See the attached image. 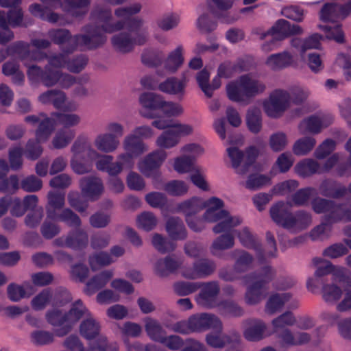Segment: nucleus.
<instances>
[{"mask_svg": "<svg viewBox=\"0 0 351 351\" xmlns=\"http://www.w3.org/2000/svg\"><path fill=\"white\" fill-rule=\"evenodd\" d=\"M141 6L135 3L128 8H119L115 10L114 15H109L104 12L100 14L101 28L90 33L88 36L71 37L67 31L64 29L49 32L50 37L55 43L64 45L69 48L68 51H73L78 46L91 49L99 46L106 40L103 33L113 32L127 27L128 34H120L112 38L114 47L121 52H128L135 45H143L147 40L145 29L143 28V22L132 19V15L141 10Z\"/></svg>", "mask_w": 351, "mask_h": 351, "instance_id": "1", "label": "nucleus"}, {"mask_svg": "<svg viewBox=\"0 0 351 351\" xmlns=\"http://www.w3.org/2000/svg\"><path fill=\"white\" fill-rule=\"evenodd\" d=\"M153 135L154 132L149 127L136 128L132 134L125 138L123 145L126 154L121 155L116 162H112L111 156H100L96 151L88 149L84 143L76 141L72 147L71 167L75 173L82 174L91 169L92 161L97 159L96 166L99 170L106 171L110 175H117L123 169L133 167L134 158L147 150L141 138Z\"/></svg>", "mask_w": 351, "mask_h": 351, "instance_id": "2", "label": "nucleus"}, {"mask_svg": "<svg viewBox=\"0 0 351 351\" xmlns=\"http://www.w3.org/2000/svg\"><path fill=\"white\" fill-rule=\"evenodd\" d=\"M49 42L44 40H34L32 41V46L26 45L23 43H19L12 47L6 51H0V62H2L7 56L10 54H16L21 57L25 64L28 67L27 74L32 80H41L46 86H51L57 82H60L64 86H69L74 82V80L70 75H64L58 77L59 71L58 69L66 66L67 69L72 72H80L83 69L86 64V60L81 57L72 62L66 60L65 55L55 56L48 58L49 66L45 73L34 64L27 63V60L31 59L38 61L43 58L41 49L49 46Z\"/></svg>", "mask_w": 351, "mask_h": 351, "instance_id": "3", "label": "nucleus"}, {"mask_svg": "<svg viewBox=\"0 0 351 351\" xmlns=\"http://www.w3.org/2000/svg\"><path fill=\"white\" fill-rule=\"evenodd\" d=\"M206 208L204 219L209 222H218L213 228L214 232L224 233L217 238L213 244V250H225L234 244L232 233L234 228L241 223L237 217H232L228 213L222 210L223 202L217 197H212L204 204Z\"/></svg>", "mask_w": 351, "mask_h": 351, "instance_id": "4", "label": "nucleus"}, {"mask_svg": "<svg viewBox=\"0 0 351 351\" xmlns=\"http://www.w3.org/2000/svg\"><path fill=\"white\" fill-rule=\"evenodd\" d=\"M48 322L53 326H61L56 333L58 336H63L67 333L71 326L81 317H85L80 326V332L82 337L87 339L95 337L99 332V324L90 315L89 312L83 306L82 302H75L69 313L62 316L59 311L54 310L47 314Z\"/></svg>", "mask_w": 351, "mask_h": 351, "instance_id": "5", "label": "nucleus"}, {"mask_svg": "<svg viewBox=\"0 0 351 351\" xmlns=\"http://www.w3.org/2000/svg\"><path fill=\"white\" fill-rule=\"evenodd\" d=\"M309 95V90L304 87L293 88L291 95L283 90H276L264 102V109L268 116L277 117L289 108L291 104H302Z\"/></svg>", "mask_w": 351, "mask_h": 351, "instance_id": "6", "label": "nucleus"}, {"mask_svg": "<svg viewBox=\"0 0 351 351\" xmlns=\"http://www.w3.org/2000/svg\"><path fill=\"white\" fill-rule=\"evenodd\" d=\"M25 121L33 124H38L36 131V138L38 142L46 141L51 132L57 125H62L65 128L77 125L80 121V117L74 113L64 112L53 114L51 119L46 117L43 114L38 116H29L25 118Z\"/></svg>", "mask_w": 351, "mask_h": 351, "instance_id": "7", "label": "nucleus"}, {"mask_svg": "<svg viewBox=\"0 0 351 351\" xmlns=\"http://www.w3.org/2000/svg\"><path fill=\"white\" fill-rule=\"evenodd\" d=\"M351 14V0H350L343 7H341L337 4L327 3L326 4L320 13V19L326 23H331L333 26L320 25L326 33V37L332 39L337 43H343L344 36L343 32L339 25H335L336 23L344 19Z\"/></svg>", "mask_w": 351, "mask_h": 351, "instance_id": "8", "label": "nucleus"}, {"mask_svg": "<svg viewBox=\"0 0 351 351\" xmlns=\"http://www.w3.org/2000/svg\"><path fill=\"white\" fill-rule=\"evenodd\" d=\"M139 101L143 107L141 114L146 117H156L159 110L168 117H178L183 112V108L180 104L165 101L162 96L154 93H143Z\"/></svg>", "mask_w": 351, "mask_h": 351, "instance_id": "9", "label": "nucleus"}, {"mask_svg": "<svg viewBox=\"0 0 351 351\" xmlns=\"http://www.w3.org/2000/svg\"><path fill=\"white\" fill-rule=\"evenodd\" d=\"M265 85L254 75H245L238 80L231 81L226 85L228 97L233 101H243L250 97L262 93Z\"/></svg>", "mask_w": 351, "mask_h": 351, "instance_id": "10", "label": "nucleus"}, {"mask_svg": "<svg viewBox=\"0 0 351 351\" xmlns=\"http://www.w3.org/2000/svg\"><path fill=\"white\" fill-rule=\"evenodd\" d=\"M272 219L282 227L296 231L306 228L311 223L308 214L300 213L293 216L288 211V205L279 203L273 206L270 211Z\"/></svg>", "mask_w": 351, "mask_h": 351, "instance_id": "11", "label": "nucleus"}, {"mask_svg": "<svg viewBox=\"0 0 351 351\" xmlns=\"http://www.w3.org/2000/svg\"><path fill=\"white\" fill-rule=\"evenodd\" d=\"M227 152L232 166L236 168L238 173H252L256 169L255 160L258 155V151L256 147H250L245 154H241L234 147L228 148Z\"/></svg>", "mask_w": 351, "mask_h": 351, "instance_id": "12", "label": "nucleus"}, {"mask_svg": "<svg viewBox=\"0 0 351 351\" xmlns=\"http://www.w3.org/2000/svg\"><path fill=\"white\" fill-rule=\"evenodd\" d=\"M26 25L24 22L23 14L21 8H16L8 12L0 11V43L10 41L13 38V33L9 27Z\"/></svg>", "mask_w": 351, "mask_h": 351, "instance_id": "13", "label": "nucleus"}, {"mask_svg": "<svg viewBox=\"0 0 351 351\" xmlns=\"http://www.w3.org/2000/svg\"><path fill=\"white\" fill-rule=\"evenodd\" d=\"M221 324L217 317L208 314H201L191 317L187 323L179 324L176 330L180 332L188 333L209 328L221 329Z\"/></svg>", "mask_w": 351, "mask_h": 351, "instance_id": "14", "label": "nucleus"}, {"mask_svg": "<svg viewBox=\"0 0 351 351\" xmlns=\"http://www.w3.org/2000/svg\"><path fill=\"white\" fill-rule=\"evenodd\" d=\"M64 202V196L60 193H49L48 209V219L53 220H60L69 225L78 226L80 219L77 215L69 210H64L61 215H58L57 212L60 210Z\"/></svg>", "mask_w": 351, "mask_h": 351, "instance_id": "15", "label": "nucleus"}, {"mask_svg": "<svg viewBox=\"0 0 351 351\" xmlns=\"http://www.w3.org/2000/svg\"><path fill=\"white\" fill-rule=\"evenodd\" d=\"M270 278L271 270L269 268H265L264 274L247 278L246 281L247 290L245 295V300L247 303L250 304H256L262 299L264 284Z\"/></svg>", "mask_w": 351, "mask_h": 351, "instance_id": "16", "label": "nucleus"}, {"mask_svg": "<svg viewBox=\"0 0 351 351\" xmlns=\"http://www.w3.org/2000/svg\"><path fill=\"white\" fill-rule=\"evenodd\" d=\"M145 330L151 339L165 343L170 349L177 350L182 345L181 339L177 336H170L165 339L160 325L152 319H145Z\"/></svg>", "mask_w": 351, "mask_h": 351, "instance_id": "17", "label": "nucleus"}, {"mask_svg": "<svg viewBox=\"0 0 351 351\" xmlns=\"http://www.w3.org/2000/svg\"><path fill=\"white\" fill-rule=\"evenodd\" d=\"M338 157L337 155L332 156L326 164L320 167L315 161L311 159H306L298 162L295 167V172L300 176L306 177L315 173H322L330 169L337 163Z\"/></svg>", "mask_w": 351, "mask_h": 351, "instance_id": "18", "label": "nucleus"}, {"mask_svg": "<svg viewBox=\"0 0 351 351\" xmlns=\"http://www.w3.org/2000/svg\"><path fill=\"white\" fill-rule=\"evenodd\" d=\"M44 6L53 8L62 5L68 14L72 16H80L86 11V8L90 0H64L61 4L60 0H40Z\"/></svg>", "mask_w": 351, "mask_h": 351, "instance_id": "19", "label": "nucleus"}, {"mask_svg": "<svg viewBox=\"0 0 351 351\" xmlns=\"http://www.w3.org/2000/svg\"><path fill=\"white\" fill-rule=\"evenodd\" d=\"M202 202L199 199L193 198L190 201L182 203L179 206V210L186 215V220L189 227L195 231L203 228L202 220L197 219L194 215L199 212L202 207Z\"/></svg>", "mask_w": 351, "mask_h": 351, "instance_id": "20", "label": "nucleus"}, {"mask_svg": "<svg viewBox=\"0 0 351 351\" xmlns=\"http://www.w3.org/2000/svg\"><path fill=\"white\" fill-rule=\"evenodd\" d=\"M313 209L317 213H327L330 219L337 220H351L350 213H343L344 209L341 206H335L332 204L324 200L318 199L313 203Z\"/></svg>", "mask_w": 351, "mask_h": 351, "instance_id": "21", "label": "nucleus"}, {"mask_svg": "<svg viewBox=\"0 0 351 351\" xmlns=\"http://www.w3.org/2000/svg\"><path fill=\"white\" fill-rule=\"evenodd\" d=\"M167 156V152L164 150L154 152L139 162L138 169L145 176H151L158 171Z\"/></svg>", "mask_w": 351, "mask_h": 351, "instance_id": "22", "label": "nucleus"}, {"mask_svg": "<svg viewBox=\"0 0 351 351\" xmlns=\"http://www.w3.org/2000/svg\"><path fill=\"white\" fill-rule=\"evenodd\" d=\"M271 334L261 320H250L244 325L243 335L249 341H258Z\"/></svg>", "mask_w": 351, "mask_h": 351, "instance_id": "23", "label": "nucleus"}, {"mask_svg": "<svg viewBox=\"0 0 351 351\" xmlns=\"http://www.w3.org/2000/svg\"><path fill=\"white\" fill-rule=\"evenodd\" d=\"M152 125L160 130L170 128L173 130L176 136L178 137L179 141L181 137L189 135L193 131V128L191 125L180 123L178 121L172 120H156L152 123Z\"/></svg>", "mask_w": 351, "mask_h": 351, "instance_id": "24", "label": "nucleus"}, {"mask_svg": "<svg viewBox=\"0 0 351 351\" xmlns=\"http://www.w3.org/2000/svg\"><path fill=\"white\" fill-rule=\"evenodd\" d=\"M39 99L43 104L52 103L57 108L73 110L76 108L75 104L66 101L65 96L61 91H48L42 94Z\"/></svg>", "mask_w": 351, "mask_h": 351, "instance_id": "25", "label": "nucleus"}, {"mask_svg": "<svg viewBox=\"0 0 351 351\" xmlns=\"http://www.w3.org/2000/svg\"><path fill=\"white\" fill-rule=\"evenodd\" d=\"M219 287L215 282H210L203 286L202 292L197 298L198 304L206 307L217 306V295Z\"/></svg>", "mask_w": 351, "mask_h": 351, "instance_id": "26", "label": "nucleus"}, {"mask_svg": "<svg viewBox=\"0 0 351 351\" xmlns=\"http://www.w3.org/2000/svg\"><path fill=\"white\" fill-rule=\"evenodd\" d=\"M94 145L98 150L110 153L117 149L119 140L112 134H100L95 138Z\"/></svg>", "mask_w": 351, "mask_h": 351, "instance_id": "27", "label": "nucleus"}, {"mask_svg": "<svg viewBox=\"0 0 351 351\" xmlns=\"http://www.w3.org/2000/svg\"><path fill=\"white\" fill-rule=\"evenodd\" d=\"M302 28L298 25H291L285 20H279L271 29V34L276 39H282L285 36L293 34H300Z\"/></svg>", "mask_w": 351, "mask_h": 351, "instance_id": "28", "label": "nucleus"}, {"mask_svg": "<svg viewBox=\"0 0 351 351\" xmlns=\"http://www.w3.org/2000/svg\"><path fill=\"white\" fill-rule=\"evenodd\" d=\"M329 122L321 117L312 116L304 120L300 125V130L302 133H319L323 128H326Z\"/></svg>", "mask_w": 351, "mask_h": 351, "instance_id": "29", "label": "nucleus"}, {"mask_svg": "<svg viewBox=\"0 0 351 351\" xmlns=\"http://www.w3.org/2000/svg\"><path fill=\"white\" fill-rule=\"evenodd\" d=\"M8 298L13 302L28 298L34 293L33 287L28 283L23 285L10 284L7 289Z\"/></svg>", "mask_w": 351, "mask_h": 351, "instance_id": "30", "label": "nucleus"}, {"mask_svg": "<svg viewBox=\"0 0 351 351\" xmlns=\"http://www.w3.org/2000/svg\"><path fill=\"white\" fill-rule=\"evenodd\" d=\"M80 186L84 194L92 199L97 197L103 191L101 180L96 178L82 180Z\"/></svg>", "mask_w": 351, "mask_h": 351, "instance_id": "31", "label": "nucleus"}, {"mask_svg": "<svg viewBox=\"0 0 351 351\" xmlns=\"http://www.w3.org/2000/svg\"><path fill=\"white\" fill-rule=\"evenodd\" d=\"M29 12L32 15L40 18L51 23L60 22L62 23V19L56 14L49 12V10L39 3H32L29 6Z\"/></svg>", "mask_w": 351, "mask_h": 351, "instance_id": "32", "label": "nucleus"}, {"mask_svg": "<svg viewBox=\"0 0 351 351\" xmlns=\"http://www.w3.org/2000/svg\"><path fill=\"white\" fill-rule=\"evenodd\" d=\"M282 343L288 346H295L305 343L310 339L306 332H296L293 334L289 330H283L280 336Z\"/></svg>", "mask_w": 351, "mask_h": 351, "instance_id": "33", "label": "nucleus"}, {"mask_svg": "<svg viewBox=\"0 0 351 351\" xmlns=\"http://www.w3.org/2000/svg\"><path fill=\"white\" fill-rule=\"evenodd\" d=\"M290 295L288 293H277L271 295L266 305V312L269 314H274L279 311L289 300Z\"/></svg>", "mask_w": 351, "mask_h": 351, "instance_id": "34", "label": "nucleus"}, {"mask_svg": "<svg viewBox=\"0 0 351 351\" xmlns=\"http://www.w3.org/2000/svg\"><path fill=\"white\" fill-rule=\"evenodd\" d=\"M113 274L110 271L102 272L99 275L92 278L87 284L86 291L88 294H93L97 290L104 287L111 279Z\"/></svg>", "mask_w": 351, "mask_h": 351, "instance_id": "35", "label": "nucleus"}, {"mask_svg": "<svg viewBox=\"0 0 351 351\" xmlns=\"http://www.w3.org/2000/svg\"><path fill=\"white\" fill-rule=\"evenodd\" d=\"M183 60L182 49L179 47L169 55L167 60L165 61L164 74L175 72L182 64Z\"/></svg>", "mask_w": 351, "mask_h": 351, "instance_id": "36", "label": "nucleus"}, {"mask_svg": "<svg viewBox=\"0 0 351 351\" xmlns=\"http://www.w3.org/2000/svg\"><path fill=\"white\" fill-rule=\"evenodd\" d=\"M185 87V82L176 78H169L158 85V89L165 93L178 95L182 93Z\"/></svg>", "mask_w": 351, "mask_h": 351, "instance_id": "37", "label": "nucleus"}, {"mask_svg": "<svg viewBox=\"0 0 351 351\" xmlns=\"http://www.w3.org/2000/svg\"><path fill=\"white\" fill-rule=\"evenodd\" d=\"M8 170L6 162L4 160H0V190L10 192L18 188V179L15 176H12L9 180H5L3 177Z\"/></svg>", "mask_w": 351, "mask_h": 351, "instance_id": "38", "label": "nucleus"}, {"mask_svg": "<svg viewBox=\"0 0 351 351\" xmlns=\"http://www.w3.org/2000/svg\"><path fill=\"white\" fill-rule=\"evenodd\" d=\"M292 58L287 53L274 54L270 56L266 64L271 69H280L291 64Z\"/></svg>", "mask_w": 351, "mask_h": 351, "instance_id": "39", "label": "nucleus"}, {"mask_svg": "<svg viewBox=\"0 0 351 351\" xmlns=\"http://www.w3.org/2000/svg\"><path fill=\"white\" fill-rule=\"evenodd\" d=\"M167 131L160 134L157 140L156 145L162 148L170 149L176 146L180 141L178 137L173 132L170 128H167Z\"/></svg>", "mask_w": 351, "mask_h": 351, "instance_id": "40", "label": "nucleus"}, {"mask_svg": "<svg viewBox=\"0 0 351 351\" xmlns=\"http://www.w3.org/2000/svg\"><path fill=\"white\" fill-rule=\"evenodd\" d=\"M313 263L317 267L315 271L317 277H321L329 273H333L335 276L343 274L341 268H335L328 261L320 258H315Z\"/></svg>", "mask_w": 351, "mask_h": 351, "instance_id": "41", "label": "nucleus"}, {"mask_svg": "<svg viewBox=\"0 0 351 351\" xmlns=\"http://www.w3.org/2000/svg\"><path fill=\"white\" fill-rule=\"evenodd\" d=\"M236 68H233L229 63L221 64L217 70V74L212 82L213 89L219 88L222 82L221 79H227L232 77Z\"/></svg>", "mask_w": 351, "mask_h": 351, "instance_id": "42", "label": "nucleus"}, {"mask_svg": "<svg viewBox=\"0 0 351 351\" xmlns=\"http://www.w3.org/2000/svg\"><path fill=\"white\" fill-rule=\"evenodd\" d=\"M172 165L174 170L179 173L191 172L197 167L192 159L187 158L183 154L175 158Z\"/></svg>", "mask_w": 351, "mask_h": 351, "instance_id": "43", "label": "nucleus"}, {"mask_svg": "<svg viewBox=\"0 0 351 351\" xmlns=\"http://www.w3.org/2000/svg\"><path fill=\"white\" fill-rule=\"evenodd\" d=\"M167 231L173 239H182L186 237V231L180 220L170 219L167 223Z\"/></svg>", "mask_w": 351, "mask_h": 351, "instance_id": "44", "label": "nucleus"}, {"mask_svg": "<svg viewBox=\"0 0 351 351\" xmlns=\"http://www.w3.org/2000/svg\"><path fill=\"white\" fill-rule=\"evenodd\" d=\"M315 140L313 137H307L297 141L293 147V150L296 155H305L314 147Z\"/></svg>", "mask_w": 351, "mask_h": 351, "instance_id": "45", "label": "nucleus"}, {"mask_svg": "<svg viewBox=\"0 0 351 351\" xmlns=\"http://www.w3.org/2000/svg\"><path fill=\"white\" fill-rule=\"evenodd\" d=\"M295 322V319L293 314L287 312L276 319H273L271 325L274 332L283 330L286 326H291Z\"/></svg>", "mask_w": 351, "mask_h": 351, "instance_id": "46", "label": "nucleus"}, {"mask_svg": "<svg viewBox=\"0 0 351 351\" xmlns=\"http://www.w3.org/2000/svg\"><path fill=\"white\" fill-rule=\"evenodd\" d=\"M341 287H343L344 298L343 301L339 304L337 308L339 311H344L351 308V284L349 279L338 280Z\"/></svg>", "mask_w": 351, "mask_h": 351, "instance_id": "47", "label": "nucleus"}, {"mask_svg": "<svg viewBox=\"0 0 351 351\" xmlns=\"http://www.w3.org/2000/svg\"><path fill=\"white\" fill-rule=\"evenodd\" d=\"M248 129L254 133H257L261 128V112L258 109L250 110L247 115Z\"/></svg>", "mask_w": 351, "mask_h": 351, "instance_id": "48", "label": "nucleus"}, {"mask_svg": "<svg viewBox=\"0 0 351 351\" xmlns=\"http://www.w3.org/2000/svg\"><path fill=\"white\" fill-rule=\"evenodd\" d=\"M322 36L317 34H315L309 37L305 42H302L300 40L295 39L293 40L292 44L294 47H300L302 52H304L306 49L319 48Z\"/></svg>", "mask_w": 351, "mask_h": 351, "instance_id": "49", "label": "nucleus"}, {"mask_svg": "<svg viewBox=\"0 0 351 351\" xmlns=\"http://www.w3.org/2000/svg\"><path fill=\"white\" fill-rule=\"evenodd\" d=\"M156 217L150 213H143L136 219L138 228L146 231L153 229L156 226Z\"/></svg>", "mask_w": 351, "mask_h": 351, "instance_id": "50", "label": "nucleus"}, {"mask_svg": "<svg viewBox=\"0 0 351 351\" xmlns=\"http://www.w3.org/2000/svg\"><path fill=\"white\" fill-rule=\"evenodd\" d=\"M74 137V132L71 130H66L56 134L53 140V145L55 148L60 149L66 147Z\"/></svg>", "mask_w": 351, "mask_h": 351, "instance_id": "51", "label": "nucleus"}, {"mask_svg": "<svg viewBox=\"0 0 351 351\" xmlns=\"http://www.w3.org/2000/svg\"><path fill=\"white\" fill-rule=\"evenodd\" d=\"M214 267L212 264L206 261H202L200 265L195 266V269L191 272L184 271L183 275L188 278H195L203 275L209 274Z\"/></svg>", "mask_w": 351, "mask_h": 351, "instance_id": "52", "label": "nucleus"}, {"mask_svg": "<svg viewBox=\"0 0 351 351\" xmlns=\"http://www.w3.org/2000/svg\"><path fill=\"white\" fill-rule=\"evenodd\" d=\"M204 150L203 147L195 143H189L183 146L181 149L182 154L187 158L192 159L195 163V159L202 155Z\"/></svg>", "mask_w": 351, "mask_h": 351, "instance_id": "53", "label": "nucleus"}, {"mask_svg": "<svg viewBox=\"0 0 351 351\" xmlns=\"http://www.w3.org/2000/svg\"><path fill=\"white\" fill-rule=\"evenodd\" d=\"M209 77V73L206 69H204L197 75V81L205 95L207 97H210L215 89H213L212 84H208Z\"/></svg>", "mask_w": 351, "mask_h": 351, "instance_id": "54", "label": "nucleus"}, {"mask_svg": "<svg viewBox=\"0 0 351 351\" xmlns=\"http://www.w3.org/2000/svg\"><path fill=\"white\" fill-rule=\"evenodd\" d=\"M178 267V263L171 258L160 261L156 266V272L160 276H166Z\"/></svg>", "mask_w": 351, "mask_h": 351, "instance_id": "55", "label": "nucleus"}, {"mask_svg": "<svg viewBox=\"0 0 351 351\" xmlns=\"http://www.w3.org/2000/svg\"><path fill=\"white\" fill-rule=\"evenodd\" d=\"M270 178L260 174L252 173L249 176L245 182V186L250 189H256L267 184Z\"/></svg>", "mask_w": 351, "mask_h": 351, "instance_id": "56", "label": "nucleus"}, {"mask_svg": "<svg viewBox=\"0 0 351 351\" xmlns=\"http://www.w3.org/2000/svg\"><path fill=\"white\" fill-rule=\"evenodd\" d=\"M112 257L106 253H99L92 256L90 259V265L93 270H97L102 266L108 265L113 262Z\"/></svg>", "mask_w": 351, "mask_h": 351, "instance_id": "57", "label": "nucleus"}, {"mask_svg": "<svg viewBox=\"0 0 351 351\" xmlns=\"http://www.w3.org/2000/svg\"><path fill=\"white\" fill-rule=\"evenodd\" d=\"M87 243V236L83 232H77L66 239L62 245L73 248L81 247Z\"/></svg>", "mask_w": 351, "mask_h": 351, "instance_id": "58", "label": "nucleus"}, {"mask_svg": "<svg viewBox=\"0 0 351 351\" xmlns=\"http://www.w3.org/2000/svg\"><path fill=\"white\" fill-rule=\"evenodd\" d=\"M271 148L275 152L283 149L287 145L286 135L282 132H278L271 136L269 139Z\"/></svg>", "mask_w": 351, "mask_h": 351, "instance_id": "59", "label": "nucleus"}, {"mask_svg": "<svg viewBox=\"0 0 351 351\" xmlns=\"http://www.w3.org/2000/svg\"><path fill=\"white\" fill-rule=\"evenodd\" d=\"M191 172H193L191 176V180L192 182L196 186L202 190H208V185L205 180V176L202 170L197 166Z\"/></svg>", "mask_w": 351, "mask_h": 351, "instance_id": "60", "label": "nucleus"}, {"mask_svg": "<svg viewBox=\"0 0 351 351\" xmlns=\"http://www.w3.org/2000/svg\"><path fill=\"white\" fill-rule=\"evenodd\" d=\"M165 190L171 195H181L186 193L188 186L182 181L173 180L166 185Z\"/></svg>", "mask_w": 351, "mask_h": 351, "instance_id": "61", "label": "nucleus"}, {"mask_svg": "<svg viewBox=\"0 0 351 351\" xmlns=\"http://www.w3.org/2000/svg\"><path fill=\"white\" fill-rule=\"evenodd\" d=\"M180 21L178 15L171 14L166 15L158 21V27L163 30H169L178 25Z\"/></svg>", "mask_w": 351, "mask_h": 351, "instance_id": "62", "label": "nucleus"}, {"mask_svg": "<svg viewBox=\"0 0 351 351\" xmlns=\"http://www.w3.org/2000/svg\"><path fill=\"white\" fill-rule=\"evenodd\" d=\"M294 159L291 154L282 153L278 158L276 165L280 172L287 171L293 165Z\"/></svg>", "mask_w": 351, "mask_h": 351, "instance_id": "63", "label": "nucleus"}, {"mask_svg": "<svg viewBox=\"0 0 351 351\" xmlns=\"http://www.w3.org/2000/svg\"><path fill=\"white\" fill-rule=\"evenodd\" d=\"M349 56L339 54L336 60V64L344 69V75L347 80H351V49Z\"/></svg>", "mask_w": 351, "mask_h": 351, "instance_id": "64", "label": "nucleus"}]
</instances>
